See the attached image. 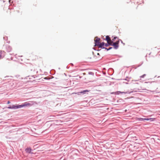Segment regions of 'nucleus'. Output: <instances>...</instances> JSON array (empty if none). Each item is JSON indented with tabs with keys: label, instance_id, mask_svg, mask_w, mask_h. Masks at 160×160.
<instances>
[{
	"label": "nucleus",
	"instance_id": "nucleus-1",
	"mask_svg": "<svg viewBox=\"0 0 160 160\" xmlns=\"http://www.w3.org/2000/svg\"><path fill=\"white\" fill-rule=\"evenodd\" d=\"M32 105V104L27 102H25L22 103L21 105H9V106L7 107L8 109H16L18 108H22L25 107H30Z\"/></svg>",
	"mask_w": 160,
	"mask_h": 160
},
{
	"label": "nucleus",
	"instance_id": "nucleus-2",
	"mask_svg": "<svg viewBox=\"0 0 160 160\" xmlns=\"http://www.w3.org/2000/svg\"><path fill=\"white\" fill-rule=\"evenodd\" d=\"M96 39L94 40L95 42V46H99V44H100V42H99L100 40V38H98V37H96L95 38Z\"/></svg>",
	"mask_w": 160,
	"mask_h": 160
},
{
	"label": "nucleus",
	"instance_id": "nucleus-3",
	"mask_svg": "<svg viewBox=\"0 0 160 160\" xmlns=\"http://www.w3.org/2000/svg\"><path fill=\"white\" fill-rule=\"evenodd\" d=\"M130 92H121V91H117L116 92H113L111 93L112 94H115V95H119V94H127V93H130Z\"/></svg>",
	"mask_w": 160,
	"mask_h": 160
},
{
	"label": "nucleus",
	"instance_id": "nucleus-4",
	"mask_svg": "<svg viewBox=\"0 0 160 160\" xmlns=\"http://www.w3.org/2000/svg\"><path fill=\"white\" fill-rule=\"evenodd\" d=\"M89 90H83L82 91H81L80 92H77V93H75L77 94L78 95H80L81 94L83 95L86 93H88V92H89Z\"/></svg>",
	"mask_w": 160,
	"mask_h": 160
},
{
	"label": "nucleus",
	"instance_id": "nucleus-5",
	"mask_svg": "<svg viewBox=\"0 0 160 160\" xmlns=\"http://www.w3.org/2000/svg\"><path fill=\"white\" fill-rule=\"evenodd\" d=\"M112 46H114V48L115 49H117L118 48L119 45H117L115 42H112Z\"/></svg>",
	"mask_w": 160,
	"mask_h": 160
},
{
	"label": "nucleus",
	"instance_id": "nucleus-6",
	"mask_svg": "<svg viewBox=\"0 0 160 160\" xmlns=\"http://www.w3.org/2000/svg\"><path fill=\"white\" fill-rule=\"evenodd\" d=\"M6 49L7 51L8 52H10L12 50V48L11 47L9 46V45H7L6 47Z\"/></svg>",
	"mask_w": 160,
	"mask_h": 160
},
{
	"label": "nucleus",
	"instance_id": "nucleus-7",
	"mask_svg": "<svg viewBox=\"0 0 160 160\" xmlns=\"http://www.w3.org/2000/svg\"><path fill=\"white\" fill-rule=\"evenodd\" d=\"M105 43L104 42L101 43L100 42V44L98 46L99 47V48L102 49H104L105 48L104 47V46L105 45Z\"/></svg>",
	"mask_w": 160,
	"mask_h": 160
},
{
	"label": "nucleus",
	"instance_id": "nucleus-8",
	"mask_svg": "<svg viewBox=\"0 0 160 160\" xmlns=\"http://www.w3.org/2000/svg\"><path fill=\"white\" fill-rule=\"evenodd\" d=\"M25 151L27 153H31V152L32 151V149L30 148H28L25 149Z\"/></svg>",
	"mask_w": 160,
	"mask_h": 160
},
{
	"label": "nucleus",
	"instance_id": "nucleus-9",
	"mask_svg": "<svg viewBox=\"0 0 160 160\" xmlns=\"http://www.w3.org/2000/svg\"><path fill=\"white\" fill-rule=\"evenodd\" d=\"M110 42H107V43H105V46L106 47H107L109 45H110V46L112 45L111 41H110Z\"/></svg>",
	"mask_w": 160,
	"mask_h": 160
},
{
	"label": "nucleus",
	"instance_id": "nucleus-10",
	"mask_svg": "<svg viewBox=\"0 0 160 160\" xmlns=\"http://www.w3.org/2000/svg\"><path fill=\"white\" fill-rule=\"evenodd\" d=\"M107 41V42L111 41L110 38L108 36H107L106 37V39H105Z\"/></svg>",
	"mask_w": 160,
	"mask_h": 160
},
{
	"label": "nucleus",
	"instance_id": "nucleus-11",
	"mask_svg": "<svg viewBox=\"0 0 160 160\" xmlns=\"http://www.w3.org/2000/svg\"><path fill=\"white\" fill-rule=\"evenodd\" d=\"M4 52L3 51H0V59L3 58V56H2V53Z\"/></svg>",
	"mask_w": 160,
	"mask_h": 160
},
{
	"label": "nucleus",
	"instance_id": "nucleus-12",
	"mask_svg": "<svg viewBox=\"0 0 160 160\" xmlns=\"http://www.w3.org/2000/svg\"><path fill=\"white\" fill-rule=\"evenodd\" d=\"M137 120L139 121H143V118H137Z\"/></svg>",
	"mask_w": 160,
	"mask_h": 160
},
{
	"label": "nucleus",
	"instance_id": "nucleus-13",
	"mask_svg": "<svg viewBox=\"0 0 160 160\" xmlns=\"http://www.w3.org/2000/svg\"><path fill=\"white\" fill-rule=\"evenodd\" d=\"M131 77L128 78V77H127L126 78L124 79V80L128 82L129 81V80L131 79Z\"/></svg>",
	"mask_w": 160,
	"mask_h": 160
},
{
	"label": "nucleus",
	"instance_id": "nucleus-14",
	"mask_svg": "<svg viewBox=\"0 0 160 160\" xmlns=\"http://www.w3.org/2000/svg\"><path fill=\"white\" fill-rule=\"evenodd\" d=\"M112 48V47H110L108 48H105L104 49H105L106 50H107V51H108V50H111Z\"/></svg>",
	"mask_w": 160,
	"mask_h": 160
},
{
	"label": "nucleus",
	"instance_id": "nucleus-15",
	"mask_svg": "<svg viewBox=\"0 0 160 160\" xmlns=\"http://www.w3.org/2000/svg\"><path fill=\"white\" fill-rule=\"evenodd\" d=\"M88 74L89 75H93L94 74V73L93 72H88Z\"/></svg>",
	"mask_w": 160,
	"mask_h": 160
},
{
	"label": "nucleus",
	"instance_id": "nucleus-16",
	"mask_svg": "<svg viewBox=\"0 0 160 160\" xmlns=\"http://www.w3.org/2000/svg\"><path fill=\"white\" fill-rule=\"evenodd\" d=\"M119 39L118 41H116L115 42L116 44L117 45H119Z\"/></svg>",
	"mask_w": 160,
	"mask_h": 160
},
{
	"label": "nucleus",
	"instance_id": "nucleus-17",
	"mask_svg": "<svg viewBox=\"0 0 160 160\" xmlns=\"http://www.w3.org/2000/svg\"><path fill=\"white\" fill-rule=\"evenodd\" d=\"M146 76V74H144L142 75L141 76H140V78H144Z\"/></svg>",
	"mask_w": 160,
	"mask_h": 160
},
{
	"label": "nucleus",
	"instance_id": "nucleus-18",
	"mask_svg": "<svg viewBox=\"0 0 160 160\" xmlns=\"http://www.w3.org/2000/svg\"><path fill=\"white\" fill-rule=\"evenodd\" d=\"M117 38V37H114V38L112 39V41L111 40V42H114L115 40V39H116Z\"/></svg>",
	"mask_w": 160,
	"mask_h": 160
},
{
	"label": "nucleus",
	"instance_id": "nucleus-19",
	"mask_svg": "<svg viewBox=\"0 0 160 160\" xmlns=\"http://www.w3.org/2000/svg\"><path fill=\"white\" fill-rule=\"evenodd\" d=\"M152 118H146V120L147 121H148V120H150L151 121V119H152Z\"/></svg>",
	"mask_w": 160,
	"mask_h": 160
},
{
	"label": "nucleus",
	"instance_id": "nucleus-20",
	"mask_svg": "<svg viewBox=\"0 0 160 160\" xmlns=\"http://www.w3.org/2000/svg\"><path fill=\"white\" fill-rule=\"evenodd\" d=\"M155 82L154 81H153V82H145L146 83H150V84H151L152 82Z\"/></svg>",
	"mask_w": 160,
	"mask_h": 160
},
{
	"label": "nucleus",
	"instance_id": "nucleus-21",
	"mask_svg": "<svg viewBox=\"0 0 160 160\" xmlns=\"http://www.w3.org/2000/svg\"><path fill=\"white\" fill-rule=\"evenodd\" d=\"M10 103V102L9 101H8V102H7V104H9V103Z\"/></svg>",
	"mask_w": 160,
	"mask_h": 160
},
{
	"label": "nucleus",
	"instance_id": "nucleus-22",
	"mask_svg": "<svg viewBox=\"0 0 160 160\" xmlns=\"http://www.w3.org/2000/svg\"><path fill=\"white\" fill-rule=\"evenodd\" d=\"M146 118H143V121L146 120Z\"/></svg>",
	"mask_w": 160,
	"mask_h": 160
},
{
	"label": "nucleus",
	"instance_id": "nucleus-23",
	"mask_svg": "<svg viewBox=\"0 0 160 160\" xmlns=\"http://www.w3.org/2000/svg\"><path fill=\"white\" fill-rule=\"evenodd\" d=\"M7 38V37H6V38L3 37V39H4V40H5V38Z\"/></svg>",
	"mask_w": 160,
	"mask_h": 160
},
{
	"label": "nucleus",
	"instance_id": "nucleus-24",
	"mask_svg": "<svg viewBox=\"0 0 160 160\" xmlns=\"http://www.w3.org/2000/svg\"><path fill=\"white\" fill-rule=\"evenodd\" d=\"M77 92H73L72 93V94H76L75 93H77Z\"/></svg>",
	"mask_w": 160,
	"mask_h": 160
},
{
	"label": "nucleus",
	"instance_id": "nucleus-25",
	"mask_svg": "<svg viewBox=\"0 0 160 160\" xmlns=\"http://www.w3.org/2000/svg\"><path fill=\"white\" fill-rule=\"evenodd\" d=\"M119 40L121 41V42L122 43V40H121V39H119Z\"/></svg>",
	"mask_w": 160,
	"mask_h": 160
},
{
	"label": "nucleus",
	"instance_id": "nucleus-26",
	"mask_svg": "<svg viewBox=\"0 0 160 160\" xmlns=\"http://www.w3.org/2000/svg\"><path fill=\"white\" fill-rule=\"evenodd\" d=\"M97 55H99V53H97Z\"/></svg>",
	"mask_w": 160,
	"mask_h": 160
},
{
	"label": "nucleus",
	"instance_id": "nucleus-27",
	"mask_svg": "<svg viewBox=\"0 0 160 160\" xmlns=\"http://www.w3.org/2000/svg\"><path fill=\"white\" fill-rule=\"evenodd\" d=\"M126 83L127 84H128V83L126 82Z\"/></svg>",
	"mask_w": 160,
	"mask_h": 160
}]
</instances>
